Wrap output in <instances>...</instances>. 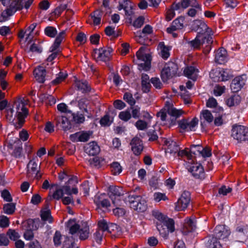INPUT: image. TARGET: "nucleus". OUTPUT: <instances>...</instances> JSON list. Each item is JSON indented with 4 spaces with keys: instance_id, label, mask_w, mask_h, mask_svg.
Masks as SVG:
<instances>
[{
    "instance_id": "1",
    "label": "nucleus",
    "mask_w": 248,
    "mask_h": 248,
    "mask_svg": "<svg viewBox=\"0 0 248 248\" xmlns=\"http://www.w3.org/2000/svg\"><path fill=\"white\" fill-rule=\"evenodd\" d=\"M72 182L77 184L78 183L77 177L73 176L69 179L65 185L57 188L52 194L50 192L45 202H49L52 200L59 201L60 200H62V202H73L74 199L72 194L77 195L78 190L77 187L71 188L69 184H71Z\"/></svg>"
},
{
    "instance_id": "2",
    "label": "nucleus",
    "mask_w": 248,
    "mask_h": 248,
    "mask_svg": "<svg viewBox=\"0 0 248 248\" xmlns=\"http://www.w3.org/2000/svg\"><path fill=\"white\" fill-rule=\"evenodd\" d=\"M152 215L156 220V228L162 237L166 238L169 232L174 231V221L172 218L168 217L157 210H153Z\"/></svg>"
},
{
    "instance_id": "3",
    "label": "nucleus",
    "mask_w": 248,
    "mask_h": 248,
    "mask_svg": "<svg viewBox=\"0 0 248 248\" xmlns=\"http://www.w3.org/2000/svg\"><path fill=\"white\" fill-rule=\"evenodd\" d=\"M230 234V231L225 225H219L214 229L213 236L208 241L209 248H222L218 239L224 240Z\"/></svg>"
},
{
    "instance_id": "4",
    "label": "nucleus",
    "mask_w": 248,
    "mask_h": 248,
    "mask_svg": "<svg viewBox=\"0 0 248 248\" xmlns=\"http://www.w3.org/2000/svg\"><path fill=\"white\" fill-rule=\"evenodd\" d=\"M213 43V37L209 36L207 33L204 35L197 34L196 38L189 42L188 44L194 49H199L201 46L205 45L203 48V52L208 54L211 49V45Z\"/></svg>"
},
{
    "instance_id": "5",
    "label": "nucleus",
    "mask_w": 248,
    "mask_h": 248,
    "mask_svg": "<svg viewBox=\"0 0 248 248\" xmlns=\"http://www.w3.org/2000/svg\"><path fill=\"white\" fill-rule=\"evenodd\" d=\"M33 0H11L9 7L1 14L3 17L13 16L16 11L24 7L28 9L33 3Z\"/></svg>"
},
{
    "instance_id": "6",
    "label": "nucleus",
    "mask_w": 248,
    "mask_h": 248,
    "mask_svg": "<svg viewBox=\"0 0 248 248\" xmlns=\"http://www.w3.org/2000/svg\"><path fill=\"white\" fill-rule=\"evenodd\" d=\"M96 210L99 212L100 210L103 212H107L111 210L112 208L113 214L118 217H123L126 213L124 208L123 207H116L115 202H96Z\"/></svg>"
},
{
    "instance_id": "7",
    "label": "nucleus",
    "mask_w": 248,
    "mask_h": 248,
    "mask_svg": "<svg viewBox=\"0 0 248 248\" xmlns=\"http://www.w3.org/2000/svg\"><path fill=\"white\" fill-rule=\"evenodd\" d=\"M178 69L177 65L174 62L166 63L161 72L162 80L165 82L175 76Z\"/></svg>"
},
{
    "instance_id": "8",
    "label": "nucleus",
    "mask_w": 248,
    "mask_h": 248,
    "mask_svg": "<svg viewBox=\"0 0 248 248\" xmlns=\"http://www.w3.org/2000/svg\"><path fill=\"white\" fill-rule=\"evenodd\" d=\"M231 135L239 142L248 141V127L241 125L233 126Z\"/></svg>"
},
{
    "instance_id": "9",
    "label": "nucleus",
    "mask_w": 248,
    "mask_h": 248,
    "mask_svg": "<svg viewBox=\"0 0 248 248\" xmlns=\"http://www.w3.org/2000/svg\"><path fill=\"white\" fill-rule=\"evenodd\" d=\"M15 106H16V115L18 119V123L16 124V129L20 128L25 122V118L28 114L27 108L24 106L23 103L16 102Z\"/></svg>"
},
{
    "instance_id": "10",
    "label": "nucleus",
    "mask_w": 248,
    "mask_h": 248,
    "mask_svg": "<svg viewBox=\"0 0 248 248\" xmlns=\"http://www.w3.org/2000/svg\"><path fill=\"white\" fill-rule=\"evenodd\" d=\"M143 50V47H141L137 52L136 56L142 62L139 64V66L145 71H148L151 67V57L149 54L144 53Z\"/></svg>"
},
{
    "instance_id": "11",
    "label": "nucleus",
    "mask_w": 248,
    "mask_h": 248,
    "mask_svg": "<svg viewBox=\"0 0 248 248\" xmlns=\"http://www.w3.org/2000/svg\"><path fill=\"white\" fill-rule=\"evenodd\" d=\"M192 29L197 32V34L204 35L207 33L209 36L213 35L211 29L208 27L204 22L200 20H196L193 21Z\"/></svg>"
},
{
    "instance_id": "12",
    "label": "nucleus",
    "mask_w": 248,
    "mask_h": 248,
    "mask_svg": "<svg viewBox=\"0 0 248 248\" xmlns=\"http://www.w3.org/2000/svg\"><path fill=\"white\" fill-rule=\"evenodd\" d=\"M188 171L195 179H203L205 178L203 168L200 163L192 164L188 169Z\"/></svg>"
},
{
    "instance_id": "13",
    "label": "nucleus",
    "mask_w": 248,
    "mask_h": 248,
    "mask_svg": "<svg viewBox=\"0 0 248 248\" xmlns=\"http://www.w3.org/2000/svg\"><path fill=\"white\" fill-rule=\"evenodd\" d=\"M112 49L108 48L106 50L103 48L94 49L93 56L95 59L97 60L102 61L104 62L108 61L110 58V53Z\"/></svg>"
},
{
    "instance_id": "14",
    "label": "nucleus",
    "mask_w": 248,
    "mask_h": 248,
    "mask_svg": "<svg viewBox=\"0 0 248 248\" xmlns=\"http://www.w3.org/2000/svg\"><path fill=\"white\" fill-rule=\"evenodd\" d=\"M108 195L112 202L120 200L121 197L124 195L123 189L119 186H110L108 187Z\"/></svg>"
},
{
    "instance_id": "15",
    "label": "nucleus",
    "mask_w": 248,
    "mask_h": 248,
    "mask_svg": "<svg viewBox=\"0 0 248 248\" xmlns=\"http://www.w3.org/2000/svg\"><path fill=\"white\" fill-rule=\"evenodd\" d=\"M131 150L136 155H140L143 150L142 140L138 137H134L130 142Z\"/></svg>"
},
{
    "instance_id": "16",
    "label": "nucleus",
    "mask_w": 248,
    "mask_h": 248,
    "mask_svg": "<svg viewBox=\"0 0 248 248\" xmlns=\"http://www.w3.org/2000/svg\"><path fill=\"white\" fill-rule=\"evenodd\" d=\"M40 224L38 218L28 219L22 222V227L24 230H36L38 229Z\"/></svg>"
},
{
    "instance_id": "17",
    "label": "nucleus",
    "mask_w": 248,
    "mask_h": 248,
    "mask_svg": "<svg viewBox=\"0 0 248 248\" xmlns=\"http://www.w3.org/2000/svg\"><path fill=\"white\" fill-rule=\"evenodd\" d=\"M245 84V80L243 76H238L232 80L230 87L232 92L236 93L240 91Z\"/></svg>"
},
{
    "instance_id": "18",
    "label": "nucleus",
    "mask_w": 248,
    "mask_h": 248,
    "mask_svg": "<svg viewBox=\"0 0 248 248\" xmlns=\"http://www.w3.org/2000/svg\"><path fill=\"white\" fill-rule=\"evenodd\" d=\"M184 20L185 17L182 16L175 19L172 22L171 26L167 29V32L171 33L174 31L182 29L184 27Z\"/></svg>"
},
{
    "instance_id": "19",
    "label": "nucleus",
    "mask_w": 248,
    "mask_h": 248,
    "mask_svg": "<svg viewBox=\"0 0 248 248\" xmlns=\"http://www.w3.org/2000/svg\"><path fill=\"white\" fill-rule=\"evenodd\" d=\"M165 143L168 147L165 151L166 155L168 154L175 155L180 150V147L176 142L171 139L166 140Z\"/></svg>"
},
{
    "instance_id": "20",
    "label": "nucleus",
    "mask_w": 248,
    "mask_h": 248,
    "mask_svg": "<svg viewBox=\"0 0 248 248\" xmlns=\"http://www.w3.org/2000/svg\"><path fill=\"white\" fill-rule=\"evenodd\" d=\"M201 126L202 130L205 128V124L204 121H202V119H204L208 123H211L214 120V116L211 112L205 109L202 111L200 114Z\"/></svg>"
},
{
    "instance_id": "21",
    "label": "nucleus",
    "mask_w": 248,
    "mask_h": 248,
    "mask_svg": "<svg viewBox=\"0 0 248 248\" xmlns=\"http://www.w3.org/2000/svg\"><path fill=\"white\" fill-rule=\"evenodd\" d=\"M85 152L89 155L94 156L99 153L100 147L96 142L92 141L85 147Z\"/></svg>"
},
{
    "instance_id": "22",
    "label": "nucleus",
    "mask_w": 248,
    "mask_h": 248,
    "mask_svg": "<svg viewBox=\"0 0 248 248\" xmlns=\"http://www.w3.org/2000/svg\"><path fill=\"white\" fill-rule=\"evenodd\" d=\"M36 80L39 83H43L45 81L46 70L43 66H38L33 71Z\"/></svg>"
},
{
    "instance_id": "23",
    "label": "nucleus",
    "mask_w": 248,
    "mask_h": 248,
    "mask_svg": "<svg viewBox=\"0 0 248 248\" xmlns=\"http://www.w3.org/2000/svg\"><path fill=\"white\" fill-rule=\"evenodd\" d=\"M194 148H197V151L199 155H201L203 157H209L211 155V151L207 148H204L200 145H192L190 146V152L193 154H196V151Z\"/></svg>"
},
{
    "instance_id": "24",
    "label": "nucleus",
    "mask_w": 248,
    "mask_h": 248,
    "mask_svg": "<svg viewBox=\"0 0 248 248\" xmlns=\"http://www.w3.org/2000/svg\"><path fill=\"white\" fill-rule=\"evenodd\" d=\"M196 228V222L191 218H186L185 219L182 232L185 234L194 230Z\"/></svg>"
},
{
    "instance_id": "25",
    "label": "nucleus",
    "mask_w": 248,
    "mask_h": 248,
    "mask_svg": "<svg viewBox=\"0 0 248 248\" xmlns=\"http://www.w3.org/2000/svg\"><path fill=\"white\" fill-rule=\"evenodd\" d=\"M71 119L69 120L66 116H62L57 118V125L60 124V127L64 131H67L72 128Z\"/></svg>"
},
{
    "instance_id": "26",
    "label": "nucleus",
    "mask_w": 248,
    "mask_h": 248,
    "mask_svg": "<svg viewBox=\"0 0 248 248\" xmlns=\"http://www.w3.org/2000/svg\"><path fill=\"white\" fill-rule=\"evenodd\" d=\"M167 112L172 117L170 121L171 124H175L176 119L179 118L182 114L181 110L177 109L172 106L168 107Z\"/></svg>"
},
{
    "instance_id": "27",
    "label": "nucleus",
    "mask_w": 248,
    "mask_h": 248,
    "mask_svg": "<svg viewBox=\"0 0 248 248\" xmlns=\"http://www.w3.org/2000/svg\"><path fill=\"white\" fill-rule=\"evenodd\" d=\"M75 84L77 89L83 93H88L91 91V87L86 80L77 81Z\"/></svg>"
},
{
    "instance_id": "28",
    "label": "nucleus",
    "mask_w": 248,
    "mask_h": 248,
    "mask_svg": "<svg viewBox=\"0 0 248 248\" xmlns=\"http://www.w3.org/2000/svg\"><path fill=\"white\" fill-rule=\"evenodd\" d=\"M180 3V9L181 8L186 9L190 6L195 8L202 10L201 5H200L196 0H181Z\"/></svg>"
},
{
    "instance_id": "29",
    "label": "nucleus",
    "mask_w": 248,
    "mask_h": 248,
    "mask_svg": "<svg viewBox=\"0 0 248 248\" xmlns=\"http://www.w3.org/2000/svg\"><path fill=\"white\" fill-rule=\"evenodd\" d=\"M184 72L185 75L188 78L195 81L197 78V73L199 72V70L193 66H188L186 67Z\"/></svg>"
},
{
    "instance_id": "30",
    "label": "nucleus",
    "mask_w": 248,
    "mask_h": 248,
    "mask_svg": "<svg viewBox=\"0 0 248 248\" xmlns=\"http://www.w3.org/2000/svg\"><path fill=\"white\" fill-rule=\"evenodd\" d=\"M226 54L227 52L225 49L223 48L219 49L215 55L216 62L220 64L224 63L226 61Z\"/></svg>"
},
{
    "instance_id": "31",
    "label": "nucleus",
    "mask_w": 248,
    "mask_h": 248,
    "mask_svg": "<svg viewBox=\"0 0 248 248\" xmlns=\"http://www.w3.org/2000/svg\"><path fill=\"white\" fill-rule=\"evenodd\" d=\"M67 227L69 229V233L72 235L78 233L80 229L75 219H70L67 223Z\"/></svg>"
},
{
    "instance_id": "32",
    "label": "nucleus",
    "mask_w": 248,
    "mask_h": 248,
    "mask_svg": "<svg viewBox=\"0 0 248 248\" xmlns=\"http://www.w3.org/2000/svg\"><path fill=\"white\" fill-rule=\"evenodd\" d=\"M41 217L42 219L44 221H47L49 223L53 222V217L51 216L50 210L47 206L45 207L41 210Z\"/></svg>"
},
{
    "instance_id": "33",
    "label": "nucleus",
    "mask_w": 248,
    "mask_h": 248,
    "mask_svg": "<svg viewBox=\"0 0 248 248\" xmlns=\"http://www.w3.org/2000/svg\"><path fill=\"white\" fill-rule=\"evenodd\" d=\"M103 12L100 9H97L90 14V16L93 20L94 25L100 24Z\"/></svg>"
},
{
    "instance_id": "34",
    "label": "nucleus",
    "mask_w": 248,
    "mask_h": 248,
    "mask_svg": "<svg viewBox=\"0 0 248 248\" xmlns=\"http://www.w3.org/2000/svg\"><path fill=\"white\" fill-rule=\"evenodd\" d=\"M180 9V3H174L172 4L171 9L169 10L166 14V19L168 21H169L172 19V18L175 16V10H178Z\"/></svg>"
},
{
    "instance_id": "35",
    "label": "nucleus",
    "mask_w": 248,
    "mask_h": 248,
    "mask_svg": "<svg viewBox=\"0 0 248 248\" xmlns=\"http://www.w3.org/2000/svg\"><path fill=\"white\" fill-rule=\"evenodd\" d=\"M130 207L138 212H143L147 206L146 202H130Z\"/></svg>"
},
{
    "instance_id": "36",
    "label": "nucleus",
    "mask_w": 248,
    "mask_h": 248,
    "mask_svg": "<svg viewBox=\"0 0 248 248\" xmlns=\"http://www.w3.org/2000/svg\"><path fill=\"white\" fill-rule=\"evenodd\" d=\"M241 101V97L238 95H233L228 98L226 101L228 106L231 107L239 104Z\"/></svg>"
},
{
    "instance_id": "37",
    "label": "nucleus",
    "mask_w": 248,
    "mask_h": 248,
    "mask_svg": "<svg viewBox=\"0 0 248 248\" xmlns=\"http://www.w3.org/2000/svg\"><path fill=\"white\" fill-rule=\"evenodd\" d=\"M153 32V28L149 25H146L145 27L143 28L142 30V32L140 33L139 35H136L135 36V40L139 43L141 44L140 39L142 38L141 33H143L145 34H150Z\"/></svg>"
},
{
    "instance_id": "38",
    "label": "nucleus",
    "mask_w": 248,
    "mask_h": 248,
    "mask_svg": "<svg viewBox=\"0 0 248 248\" xmlns=\"http://www.w3.org/2000/svg\"><path fill=\"white\" fill-rule=\"evenodd\" d=\"M71 121L76 124L83 123L85 121V118L83 114L79 113H73L71 112Z\"/></svg>"
},
{
    "instance_id": "39",
    "label": "nucleus",
    "mask_w": 248,
    "mask_h": 248,
    "mask_svg": "<svg viewBox=\"0 0 248 248\" xmlns=\"http://www.w3.org/2000/svg\"><path fill=\"white\" fill-rule=\"evenodd\" d=\"M193 199L191 197V193L189 191L185 190L182 192L177 202H190Z\"/></svg>"
},
{
    "instance_id": "40",
    "label": "nucleus",
    "mask_w": 248,
    "mask_h": 248,
    "mask_svg": "<svg viewBox=\"0 0 248 248\" xmlns=\"http://www.w3.org/2000/svg\"><path fill=\"white\" fill-rule=\"evenodd\" d=\"M89 229L88 226L85 225L84 227L80 228L78 234L79 235L80 240H85L89 236Z\"/></svg>"
},
{
    "instance_id": "41",
    "label": "nucleus",
    "mask_w": 248,
    "mask_h": 248,
    "mask_svg": "<svg viewBox=\"0 0 248 248\" xmlns=\"http://www.w3.org/2000/svg\"><path fill=\"white\" fill-rule=\"evenodd\" d=\"M112 173L114 175L119 174L122 171V167L118 162H113L110 166Z\"/></svg>"
},
{
    "instance_id": "42",
    "label": "nucleus",
    "mask_w": 248,
    "mask_h": 248,
    "mask_svg": "<svg viewBox=\"0 0 248 248\" xmlns=\"http://www.w3.org/2000/svg\"><path fill=\"white\" fill-rule=\"evenodd\" d=\"M16 205L13 202L5 204L3 206L4 213L8 215L12 214L15 211Z\"/></svg>"
},
{
    "instance_id": "43",
    "label": "nucleus",
    "mask_w": 248,
    "mask_h": 248,
    "mask_svg": "<svg viewBox=\"0 0 248 248\" xmlns=\"http://www.w3.org/2000/svg\"><path fill=\"white\" fill-rule=\"evenodd\" d=\"M159 46L161 49V55L164 59H167L170 56L169 49L168 47L165 46L163 42H160L159 44Z\"/></svg>"
},
{
    "instance_id": "44",
    "label": "nucleus",
    "mask_w": 248,
    "mask_h": 248,
    "mask_svg": "<svg viewBox=\"0 0 248 248\" xmlns=\"http://www.w3.org/2000/svg\"><path fill=\"white\" fill-rule=\"evenodd\" d=\"M37 167L38 165L37 163L33 159L31 160L27 165L28 174L31 173H35L37 170Z\"/></svg>"
},
{
    "instance_id": "45",
    "label": "nucleus",
    "mask_w": 248,
    "mask_h": 248,
    "mask_svg": "<svg viewBox=\"0 0 248 248\" xmlns=\"http://www.w3.org/2000/svg\"><path fill=\"white\" fill-rule=\"evenodd\" d=\"M45 34L51 38L54 37L57 34L56 29L52 26H47L45 29Z\"/></svg>"
},
{
    "instance_id": "46",
    "label": "nucleus",
    "mask_w": 248,
    "mask_h": 248,
    "mask_svg": "<svg viewBox=\"0 0 248 248\" xmlns=\"http://www.w3.org/2000/svg\"><path fill=\"white\" fill-rule=\"evenodd\" d=\"M220 74L222 81L228 80L232 77L231 71L227 69H223L220 72Z\"/></svg>"
},
{
    "instance_id": "47",
    "label": "nucleus",
    "mask_w": 248,
    "mask_h": 248,
    "mask_svg": "<svg viewBox=\"0 0 248 248\" xmlns=\"http://www.w3.org/2000/svg\"><path fill=\"white\" fill-rule=\"evenodd\" d=\"M67 76L66 73L60 72L56 78L51 81L52 84L56 85L59 84L67 78Z\"/></svg>"
},
{
    "instance_id": "48",
    "label": "nucleus",
    "mask_w": 248,
    "mask_h": 248,
    "mask_svg": "<svg viewBox=\"0 0 248 248\" xmlns=\"http://www.w3.org/2000/svg\"><path fill=\"white\" fill-rule=\"evenodd\" d=\"M123 99L127 103H128L131 107H133L136 103V101L133 98L132 94L128 92L124 93Z\"/></svg>"
},
{
    "instance_id": "49",
    "label": "nucleus",
    "mask_w": 248,
    "mask_h": 248,
    "mask_svg": "<svg viewBox=\"0 0 248 248\" xmlns=\"http://www.w3.org/2000/svg\"><path fill=\"white\" fill-rule=\"evenodd\" d=\"M92 132L90 131H82L79 132V142H86L89 139Z\"/></svg>"
},
{
    "instance_id": "50",
    "label": "nucleus",
    "mask_w": 248,
    "mask_h": 248,
    "mask_svg": "<svg viewBox=\"0 0 248 248\" xmlns=\"http://www.w3.org/2000/svg\"><path fill=\"white\" fill-rule=\"evenodd\" d=\"M7 235L9 236L10 239L14 241L17 240L20 237L19 233L16 230L12 229H9L7 231Z\"/></svg>"
},
{
    "instance_id": "51",
    "label": "nucleus",
    "mask_w": 248,
    "mask_h": 248,
    "mask_svg": "<svg viewBox=\"0 0 248 248\" xmlns=\"http://www.w3.org/2000/svg\"><path fill=\"white\" fill-rule=\"evenodd\" d=\"M99 230L101 231H102L103 232H110L108 229V226L107 222L105 220H101L98 222V223Z\"/></svg>"
},
{
    "instance_id": "52",
    "label": "nucleus",
    "mask_w": 248,
    "mask_h": 248,
    "mask_svg": "<svg viewBox=\"0 0 248 248\" xmlns=\"http://www.w3.org/2000/svg\"><path fill=\"white\" fill-rule=\"evenodd\" d=\"M119 117L122 121L127 122L131 118V114L128 110L121 111L119 114Z\"/></svg>"
},
{
    "instance_id": "53",
    "label": "nucleus",
    "mask_w": 248,
    "mask_h": 248,
    "mask_svg": "<svg viewBox=\"0 0 248 248\" xmlns=\"http://www.w3.org/2000/svg\"><path fill=\"white\" fill-rule=\"evenodd\" d=\"M232 188L229 186H222L218 189V194L221 195L226 196L228 193L232 192Z\"/></svg>"
},
{
    "instance_id": "54",
    "label": "nucleus",
    "mask_w": 248,
    "mask_h": 248,
    "mask_svg": "<svg viewBox=\"0 0 248 248\" xmlns=\"http://www.w3.org/2000/svg\"><path fill=\"white\" fill-rule=\"evenodd\" d=\"M135 126L139 130H144L147 128V123L144 121L139 120L135 124Z\"/></svg>"
},
{
    "instance_id": "55",
    "label": "nucleus",
    "mask_w": 248,
    "mask_h": 248,
    "mask_svg": "<svg viewBox=\"0 0 248 248\" xmlns=\"http://www.w3.org/2000/svg\"><path fill=\"white\" fill-rule=\"evenodd\" d=\"M199 120L197 118L194 117L192 120L188 122V131H195V127L198 124Z\"/></svg>"
},
{
    "instance_id": "56",
    "label": "nucleus",
    "mask_w": 248,
    "mask_h": 248,
    "mask_svg": "<svg viewBox=\"0 0 248 248\" xmlns=\"http://www.w3.org/2000/svg\"><path fill=\"white\" fill-rule=\"evenodd\" d=\"M67 8V4H61L60 5L56 7L54 11V13L55 15L60 16L62 13L65 10H69Z\"/></svg>"
},
{
    "instance_id": "57",
    "label": "nucleus",
    "mask_w": 248,
    "mask_h": 248,
    "mask_svg": "<svg viewBox=\"0 0 248 248\" xmlns=\"http://www.w3.org/2000/svg\"><path fill=\"white\" fill-rule=\"evenodd\" d=\"M188 203L189 202H175V210L177 211H180L185 210L187 207Z\"/></svg>"
},
{
    "instance_id": "58",
    "label": "nucleus",
    "mask_w": 248,
    "mask_h": 248,
    "mask_svg": "<svg viewBox=\"0 0 248 248\" xmlns=\"http://www.w3.org/2000/svg\"><path fill=\"white\" fill-rule=\"evenodd\" d=\"M111 123V122L110 121L109 116L108 114L105 115L100 120V124L102 126H109Z\"/></svg>"
},
{
    "instance_id": "59",
    "label": "nucleus",
    "mask_w": 248,
    "mask_h": 248,
    "mask_svg": "<svg viewBox=\"0 0 248 248\" xmlns=\"http://www.w3.org/2000/svg\"><path fill=\"white\" fill-rule=\"evenodd\" d=\"M1 196L5 202H12L11 195L7 189H4L1 192Z\"/></svg>"
},
{
    "instance_id": "60",
    "label": "nucleus",
    "mask_w": 248,
    "mask_h": 248,
    "mask_svg": "<svg viewBox=\"0 0 248 248\" xmlns=\"http://www.w3.org/2000/svg\"><path fill=\"white\" fill-rule=\"evenodd\" d=\"M9 225V218L4 216H0V227L2 228H6Z\"/></svg>"
},
{
    "instance_id": "61",
    "label": "nucleus",
    "mask_w": 248,
    "mask_h": 248,
    "mask_svg": "<svg viewBox=\"0 0 248 248\" xmlns=\"http://www.w3.org/2000/svg\"><path fill=\"white\" fill-rule=\"evenodd\" d=\"M150 82L153 85V86L156 89H160L162 87V84L160 82V80L158 78H152L150 79Z\"/></svg>"
},
{
    "instance_id": "62",
    "label": "nucleus",
    "mask_w": 248,
    "mask_h": 248,
    "mask_svg": "<svg viewBox=\"0 0 248 248\" xmlns=\"http://www.w3.org/2000/svg\"><path fill=\"white\" fill-rule=\"evenodd\" d=\"M154 200L157 202H160L161 200L166 201L168 200V198L165 194L161 193H155L154 195Z\"/></svg>"
},
{
    "instance_id": "63",
    "label": "nucleus",
    "mask_w": 248,
    "mask_h": 248,
    "mask_svg": "<svg viewBox=\"0 0 248 248\" xmlns=\"http://www.w3.org/2000/svg\"><path fill=\"white\" fill-rule=\"evenodd\" d=\"M132 110V116L135 119H138L140 116V108L136 106L134 107H131Z\"/></svg>"
},
{
    "instance_id": "64",
    "label": "nucleus",
    "mask_w": 248,
    "mask_h": 248,
    "mask_svg": "<svg viewBox=\"0 0 248 248\" xmlns=\"http://www.w3.org/2000/svg\"><path fill=\"white\" fill-rule=\"evenodd\" d=\"M144 21V18L143 16H139L134 21L133 25L137 28H140L143 24Z\"/></svg>"
}]
</instances>
